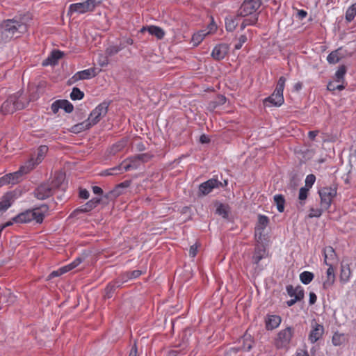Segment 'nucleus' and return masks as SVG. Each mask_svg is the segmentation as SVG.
<instances>
[{"mask_svg":"<svg viewBox=\"0 0 356 356\" xmlns=\"http://www.w3.org/2000/svg\"><path fill=\"white\" fill-rule=\"evenodd\" d=\"M27 31L28 24L25 15L3 20L0 24V42H7L13 38H19Z\"/></svg>","mask_w":356,"mask_h":356,"instance_id":"obj_1","label":"nucleus"},{"mask_svg":"<svg viewBox=\"0 0 356 356\" xmlns=\"http://www.w3.org/2000/svg\"><path fill=\"white\" fill-rule=\"evenodd\" d=\"M48 211L49 206L46 204H42L40 207H35L33 209H28L19 213L13 218V222L16 223H28L34 220L35 222L41 224Z\"/></svg>","mask_w":356,"mask_h":356,"instance_id":"obj_2","label":"nucleus"},{"mask_svg":"<svg viewBox=\"0 0 356 356\" xmlns=\"http://www.w3.org/2000/svg\"><path fill=\"white\" fill-rule=\"evenodd\" d=\"M26 102L23 96L22 92H17L10 95L7 99L2 104L0 111L3 115L13 113L17 110H21L25 108Z\"/></svg>","mask_w":356,"mask_h":356,"instance_id":"obj_3","label":"nucleus"},{"mask_svg":"<svg viewBox=\"0 0 356 356\" xmlns=\"http://www.w3.org/2000/svg\"><path fill=\"white\" fill-rule=\"evenodd\" d=\"M64 176L62 174L57 175L56 178L52 181L51 184L43 183L38 186L34 191V196L40 200H45L53 194V188L58 187L63 180Z\"/></svg>","mask_w":356,"mask_h":356,"instance_id":"obj_4","label":"nucleus"},{"mask_svg":"<svg viewBox=\"0 0 356 356\" xmlns=\"http://www.w3.org/2000/svg\"><path fill=\"white\" fill-rule=\"evenodd\" d=\"M286 79L280 76L273 93L266 98L264 104L266 106H280L284 103L283 91L285 86Z\"/></svg>","mask_w":356,"mask_h":356,"instance_id":"obj_5","label":"nucleus"},{"mask_svg":"<svg viewBox=\"0 0 356 356\" xmlns=\"http://www.w3.org/2000/svg\"><path fill=\"white\" fill-rule=\"evenodd\" d=\"M338 186L332 184L329 186H324L318 190L321 198V207L325 210L330 209L333 199L337 196Z\"/></svg>","mask_w":356,"mask_h":356,"instance_id":"obj_6","label":"nucleus"},{"mask_svg":"<svg viewBox=\"0 0 356 356\" xmlns=\"http://www.w3.org/2000/svg\"><path fill=\"white\" fill-rule=\"evenodd\" d=\"M260 6V0H244L238 10V14L243 17L252 16L258 17L257 10L259 8Z\"/></svg>","mask_w":356,"mask_h":356,"instance_id":"obj_7","label":"nucleus"},{"mask_svg":"<svg viewBox=\"0 0 356 356\" xmlns=\"http://www.w3.org/2000/svg\"><path fill=\"white\" fill-rule=\"evenodd\" d=\"M294 329L292 327H287L280 330L275 339V346L277 349L286 348L293 336Z\"/></svg>","mask_w":356,"mask_h":356,"instance_id":"obj_8","label":"nucleus"},{"mask_svg":"<svg viewBox=\"0 0 356 356\" xmlns=\"http://www.w3.org/2000/svg\"><path fill=\"white\" fill-rule=\"evenodd\" d=\"M255 245L252 256V263L255 266V270L259 272L264 269V266L260 264V261L268 257V252L264 245L260 243Z\"/></svg>","mask_w":356,"mask_h":356,"instance_id":"obj_9","label":"nucleus"},{"mask_svg":"<svg viewBox=\"0 0 356 356\" xmlns=\"http://www.w3.org/2000/svg\"><path fill=\"white\" fill-rule=\"evenodd\" d=\"M101 2L102 0H86L83 2L72 3L69 6V13L83 14L92 11Z\"/></svg>","mask_w":356,"mask_h":356,"instance_id":"obj_10","label":"nucleus"},{"mask_svg":"<svg viewBox=\"0 0 356 356\" xmlns=\"http://www.w3.org/2000/svg\"><path fill=\"white\" fill-rule=\"evenodd\" d=\"M108 104L102 102L97 105L90 113L87 120L90 122V126H93L98 123L102 117L106 115L108 112Z\"/></svg>","mask_w":356,"mask_h":356,"instance_id":"obj_11","label":"nucleus"},{"mask_svg":"<svg viewBox=\"0 0 356 356\" xmlns=\"http://www.w3.org/2000/svg\"><path fill=\"white\" fill-rule=\"evenodd\" d=\"M268 224L269 218L268 216L262 214L258 215L257 222L254 227V238L258 243L262 241L264 230Z\"/></svg>","mask_w":356,"mask_h":356,"instance_id":"obj_12","label":"nucleus"},{"mask_svg":"<svg viewBox=\"0 0 356 356\" xmlns=\"http://www.w3.org/2000/svg\"><path fill=\"white\" fill-rule=\"evenodd\" d=\"M222 183L217 179H210L199 186V195H206L210 193L213 189L222 186Z\"/></svg>","mask_w":356,"mask_h":356,"instance_id":"obj_13","label":"nucleus"},{"mask_svg":"<svg viewBox=\"0 0 356 356\" xmlns=\"http://www.w3.org/2000/svg\"><path fill=\"white\" fill-rule=\"evenodd\" d=\"M311 328L308 339L311 343H314L323 337L324 327L314 320L311 323Z\"/></svg>","mask_w":356,"mask_h":356,"instance_id":"obj_14","label":"nucleus"},{"mask_svg":"<svg viewBox=\"0 0 356 356\" xmlns=\"http://www.w3.org/2000/svg\"><path fill=\"white\" fill-rule=\"evenodd\" d=\"M48 151V147L46 145L40 146L38 149L37 156L35 159L31 158L26 163V168L28 170H32L35 165H38L43 160L45 154Z\"/></svg>","mask_w":356,"mask_h":356,"instance_id":"obj_15","label":"nucleus"},{"mask_svg":"<svg viewBox=\"0 0 356 356\" xmlns=\"http://www.w3.org/2000/svg\"><path fill=\"white\" fill-rule=\"evenodd\" d=\"M229 51V46L227 44H219L214 47L211 52V56L217 60H222Z\"/></svg>","mask_w":356,"mask_h":356,"instance_id":"obj_16","label":"nucleus"},{"mask_svg":"<svg viewBox=\"0 0 356 356\" xmlns=\"http://www.w3.org/2000/svg\"><path fill=\"white\" fill-rule=\"evenodd\" d=\"M97 75L95 68H88L82 71L77 72L75 73L72 79L74 81H78L80 80L90 79Z\"/></svg>","mask_w":356,"mask_h":356,"instance_id":"obj_17","label":"nucleus"},{"mask_svg":"<svg viewBox=\"0 0 356 356\" xmlns=\"http://www.w3.org/2000/svg\"><path fill=\"white\" fill-rule=\"evenodd\" d=\"M323 256L325 265H328L329 263L334 265L338 261L337 255L332 246H327L323 249Z\"/></svg>","mask_w":356,"mask_h":356,"instance_id":"obj_18","label":"nucleus"},{"mask_svg":"<svg viewBox=\"0 0 356 356\" xmlns=\"http://www.w3.org/2000/svg\"><path fill=\"white\" fill-rule=\"evenodd\" d=\"M122 162L124 163V168L126 170V172L132 170H136L141 165V163L137 155L128 157L126 159H124Z\"/></svg>","mask_w":356,"mask_h":356,"instance_id":"obj_19","label":"nucleus"},{"mask_svg":"<svg viewBox=\"0 0 356 356\" xmlns=\"http://www.w3.org/2000/svg\"><path fill=\"white\" fill-rule=\"evenodd\" d=\"M63 55L64 53L63 51L60 50H54L51 52L50 55L42 62V65H54L57 64L58 60L60 59Z\"/></svg>","mask_w":356,"mask_h":356,"instance_id":"obj_20","label":"nucleus"},{"mask_svg":"<svg viewBox=\"0 0 356 356\" xmlns=\"http://www.w3.org/2000/svg\"><path fill=\"white\" fill-rule=\"evenodd\" d=\"M26 166H22L20 169L15 172L7 174L8 177L10 178L9 184L12 185H15L19 183L22 180V177L24 174H26L29 172Z\"/></svg>","mask_w":356,"mask_h":356,"instance_id":"obj_21","label":"nucleus"},{"mask_svg":"<svg viewBox=\"0 0 356 356\" xmlns=\"http://www.w3.org/2000/svg\"><path fill=\"white\" fill-rule=\"evenodd\" d=\"M282 318L278 315H268L266 318V328L268 330H273L277 328L281 323Z\"/></svg>","mask_w":356,"mask_h":356,"instance_id":"obj_22","label":"nucleus"},{"mask_svg":"<svg viewBox=\"0 0 356 356\" xmlns=\"http://www.w3.org/2000/svg\"><path fill=\"white\" fill-rule=\"evenodd\" d=\"M327 266H328V268L326 271L327 279L323 283V286L325 289H328L330 288L335 281V274L333 265L329 263V264Z\"/></svg>","mask_w":356,"mask_h":356,"instance_id":"obj_23","label":"nucleus"},{"mask_svg":"<svg viewBox=\"0 0 356 356\" xmlns=\"http://www.w3.org/2000/svg\"><path fill=\"white\" fill-rule=\"evenodd\" d=\"M240 15L237 13L236 16H229L225 18V29L227 31L232 32L236 28Z\"/></svg>","mask_w":356,"mask_h":356,"instance_id":"obj_24","label":"nucleus"},{"mask_svg":"<svg viewBox=\"0 0 356 356\" xmlns=\"http://www.w3.org/2000/svg\"><path fill=\"white\" fill-rule=\"evenodd\" d=\"M101 202L100 197H94L83 204L79 210L82 212H88L95 208Z\"/></svg>","mask_w":356,"mask_h":356,"instance_id":"obj_25","label":"nucleus"},{"mask_svg":"<svg viewBox=\"0 0 356 356\" xmlns=\"http://www.w3.org/2000/svg\"><path fill=\"white\" fill-rule=\"evenodd\" d=\"M91 127L90 122L86 120L85 121L78 123L72 126L70 131L73 134H79L83 131L89 129Z\"/></svg>","mask_w":356,"mask_h":356,"instance_id":"obj_26","label":"nucleus"},{"mask_svg":"<svg viewBox=\"0 0 356 356\" xmlns=\"http://www.w3.org/2000/svg\"><path fill=\"white\" fill-rule=\"evenodd\" d=\"M130 181H125L124 182L120 183L116 186V188L113 191H110L108 193L105 195V197L109 198L111 196L120 195L122 193V191L120 190L128 188L130 186Z\"/></svg>","mask_w":356,"mask_h":356,"instance_id":"obj_27","label":"nucleus"},{"mask_svg":"<svg viewBox=\"0 0 356 356\" xmlns=\"http://www.w3.org/2000/svg\"><path fill=\"white\" fill-rule=\"evenodd\" d=\"M127 143V140L125 139H122L118 141L110 147L109 153L112 155L116 154L126 147Z\"/></svg>","mask_w":356,"mask_h":356,"instance_id":"obj_28","label":"nucleus"},{"mask_svg":"<svg viewBox=\"0 0 356 356\" xmlns=\"http://www.w3.org/2000/svg\"><path fill=\"white\" fill-rule=\"evenodd\" d=\"M274 202L277 207V209L280 213L284 211L285 198L282 194H276L273 197Z\"/></svg>","mask_w":356,"mask_h":356,"instance_id":"obj_29","label":"nucleus"},{"mask_svg":"<svg viewBox=\"0 0 356 356\" xmlns=\"http://www.w3.org/2000/svg\"><path fill=\"white\" fill-rule=\"evenodd\" d=\"M149 33L152 35H154L157 39L161 40L165 35L164 31L156 26H149L147 27Z\"/></svg>","mask_w":356,"mask_h":356,"instance_id":"obj_30","label":"nucleus"},{"mask_svg":"<svg viewBox=\"0 0 356 356\" xmlns=\"http://www.w3.org/2000/svg\"><path fill=\"white\" fill-rule=\"evenodd\" d=\"M351 275V271L349 265H342L341 269L340 279L343 282H347Z\"/></svg>","mask_w":356,"mask_h":356,"instance_id":"obj_31","label":"nucleus"},{"mask_svg":"<svg viewBox=\"0 0 356 356\" xmlns=\"http://www.w3.org/2000/svg\"><path fill=\"white\" fill-rule=\"evenodd\" d=\"M340 49H336L334 51H332L330 52L327 57V61L330 64H336L341 60V56L339 54Z\"/></svg>","mask_w":356,"mask_h":356,"instance_id":"obj_32","label":"nucleus"},{"mask_svg":"<svg viewBox=\"0 0 356 356\" xmlns=\"http://www.w3.org/2000/svg\"><path fill=\"white\" fill-rule=\"evenodd\" d=\"M253 340L250 335L245 334L243 337V345L241 350L243 351H250L252 348Z\"/></svg>","mask_w":356,"mask_h":356,"instance_id":"obj_33","label":"nucleus"},{"mask_svg":"<svg viewBox=\"0 0 356 356\" xmlns=\"http://www.w3.org/2000/svg\"><path fill=\"white\" fill-rule=\"evenodd\" d=\"M12 196L10 194H7L3 200L0 202V213L6 211L12 204Z\"/></svg>","mask_w":356,"mask_h":356,"instance_id":"obj_34","label":"nucleus"},{"mask_svg":"<svg viewBox=\"0 0 356 356\" xmlns=\"http://www.w3.org/2000/svg\"><path fill=\"white\" fill-rule=\"evenodd\" d=\"M346 341V337L343 334L335 332L332 339V344L335 346H339L343 344Z\"/></svg>","mask_w":356,"mask_h":356,"instance_id":"obj_35","label":"nucleus"},{"mask_svg":"<svg viewBox=\"0 0 356 356\" xmlns=\"http://www.w3.org/2000/svg\"><path fill=\"white\" fill-rule=\"evenodd\" d=\"M257 21H258L257 16L248 17V18L244 19L241 24V26H240L241 31H243L248 26H252V25L256 24Z\"/></svg>","mask_w":356,"mask_h":356,"instance_id":"obj_36","label":"nucleus"},{"mask_svg":"<svg viewBox=\"0 0 356 356\" xmlns=\"http://www.w3.org/2000/svg\"><path fill=\"white\" fill-rule=\"evenodd\" d=\"M314 277V274L309 271H304L301 273L300 275V280L301 282L306 285L309 284L312 281Z\"/></svg>","mask_w":356,"mask_h":356,"instance_id":"obj_37","label":"nucleus"},{"mask_svg":"<svg viewBox=\"0 0 356 356\" xmlns=\"http://www.w3.org/2000/svg\"><path fill=\"white\" fill-rule=\"evenodd\" d=\"M356 15V4L355 3L349 7L346 12V20L348 22H351Z\"/></svg>","mask_w":356,"mask_h":356,"instance_id":"obj_38","label":"nucleus"},{"mask_svg":"<svg viewBox=\"0 0 356 356\" xmlns=\"http://www.w3.org/2000/svg\"><path fill=\"white\" fill-rule=\"evenodd\" d=\"M300 290L304 291L303 288L301 286L293 287L292 285L290 284L286 286V291L287 292V294L290 297L295 298L296 296H297Z\"/></svg>","mask_w":356,"mask_h":356,"instance_id":"obj_39","label":"nucleus"},{"mask_svg":"<svg viewBox=\"0 0 356 356\" xmlns=\"http://www.w3.org/2000/svg\"><path fill=\"white\" fill-rule=\"evenodd\" d=\"M83 261V259L81 257H77L70 264L63 266L62 270H64V272L67 273L76 267H77L81 262Z\"/></svg>","mask_w":356,"mask_h":356,"instance_id":"obj_40","label":"nucleus"},{"mask_svg":"<svg viewBox=\"0 0 356 356\" xmlns=\"http://www.w3.org/2000/svg\"><path fill=\"white\" fill-rule=\"evenodd\" d=\"M84 93L79 88L74 87L70 93V98L72 100H81L83 98Z\"/></svg>","mask_w":356,"mask_h":356,"instance_id":"obj_41","label":"nucleus"},{"mask_svg":"<svg viewBox=\"0 0 356 356\" xmlns=\"http://www.w3.org/2000/svg\"><path fill=\"white\" fill-rule=\"evenodd\" d=\"M346 73V68L344 65L339 67L335 73L336 81L338 83L343 82L344 76Z\"/></svg>","mask_w":356,"mask_h":356,"instance_id":"obj_42","label":"nucleus"},{"mask_svg":"<svg viewBox=\"0 0 356 356\" xmlns=\"http://www.w3.org/2000/svg\"><path fill=\"white\" fill-rule=\"evenodd\" d=\"M60 106L61 109H63L66 113H70L73 111V105L66 99H60Z\"/></svg>","mask_w":356,"mask_h":356,"instance_id":"obj_43","label":"nucleus"},{"mask_svg":"<svg viewBox=\"0 0 356 356\" xmlns=\"http://www.w3.org/2000/svg\"><path fill=\"white\" fill-rule=\"evenodd\" d=\"M120 284H119V282H115L114 284L109 283L106 289V298H111L112 297L113 293L114 292L115 288L119 287Z\"/></svg>","mask_w":356,"mask_h":356,"instance_id":"obj_44","label":"nucleus"},{"mask_svg":"<svg viewBox=\"0 0 356 356\" xmlns=\"http://www.w3.org/2000/svg\"><path fill=\"white\" fill-rule=\"evenodd\" d=\"M305 291L300 290L297 296L294 298L291 299L286 302V305L288 307L293 306L296 302L300 301L304 298Z\"/></svg>","mask_w":356,"mask_h":356,"instance_id":"obj_45","label":"nucleus"},{"mask_svg":"<svg viewBox=\"0 0 356 356\" xmlns=\"http://www.w3.org/2000/svg\"><path fill=\"white\" fill-rule=\"evenodd\" d=\"M309 190V189L306 187H301L300 188L298 198L300 200V204L302 206L305 204V203L302 202V201L307 199Z\"/></svg>","mask_w":356,"mask_h":356,"instance_id":"obj_46","label":"nucleus"},{"mask_svg":"<svg viewBox=\"0 0 356 356\" xmlns=\"http://www.w3.org/2000/svg\"><path fill=\"white\" fill-rule=\"evenodd\" d=\"M323 210H325V209H323L321 207V208H318V209L311 208L309 210V218H318L322 215Z\"/></svg>","mask_w":356,"mask_h":356,"instance_id":"obj_47","label":"nucleus"},{"mask_svg":"<svg viewBox=\"0 0 356 356\" xmlns=\"http://www.w3.org/2000/svg\"><path fill=\"white\" fill-rule=\"evenodd\" d=\"M124 165L123 162H122L120 165L111 168L112 175H118L124 173L126 170L124 168Z\"/></svg>","mask_w":356,"mask_h":356,"instance_id":"obj_48","label":"nucleus"},{"mask_svg":"<svg viewBox=\"0 0 356 356\" xmlns=\"http://www.w3.org/2000/svg\"><path fill=\"white\" fill-rule=\"evenodd\" d=\"M316 181V177L313 174L308 175L305 178V186L309 189L312 187Z\"/></svg>","mask_w":356,"mask_h":356,"instance_id":"obj_49","label":"nucleus"},{"mask_svg":"<svg viewBox=\"0 0 356 356\" xmlns=\"http://www.w3.org/2000/svg\"><path fill=\"white\" fill-rule=\"evenodd\" d=\"M327 88L328 90H330V91H334L336 90L341 91V90H343L345 88V87L342 84L335 85V83L334 82L330 81L328 83Z\"/></svg>","mask_w":356,"mask_h":356,"instance_id":"obj_50","label":"nucleus"},{"mask_svg":"<svg viewBox=\"0 0 356 356\" xmlns=\"http://www.w3.org/2000/svg\"><path fill=\"white\" fill-rule=\"evenodd\" d=\"M246 41H247V36L245 35H241L239 37L237 42L234 44V49H236V50L240 49L242 47V46L243 45V44L245 42H246Z\"/></svg>","mask_w":356,"mask_h":356,"instance_id":"obj_51","label":"nucleus"},{"mask_svg":"<svg viewBox=\"0 0 356 356\" xmlns=\"http://www.w3.org/2000/svg\"><path fill=\"white\" fill-rule=\"evenodd\" d=\"M137 156L141 164L148 162L152 158V155L149 153L139 154Z\"/></svg>","mask_w":356,"mask_h":356,"instance_id":"obj_52","label":"nucleus"},{"mask_svg":"<svg viewBox=\"0 0 356 356\" xmlns=\"http://www.w3.org/2000/svg\"><path fill=\"white\" fill-rule=\"evenodd\" d=\"M120 280L118 281L120 284H121L122 283H124V282H127L129 280H131V276L129 275V271H126V272L122 273L120 275Z\"/></svg>","mask_w":356,"mask_h":356,"instance_id":"obj_53","label":"nucleus"},{"mask_svg":"<svg viewBox=\"0 0 356 356\" xmlns=\"http://www.w3.org/2000/svg\"><path fill=\"white\" fill-rule=\"evenodd\" d=\"M63 273H65V272H64V270H62V268H59L57 270L52 271L49 274V278L51 279V278H54V277H58V276L63 275Z\"/></svg>","mask_w":356,"mask_h":356,"instance_id":"obj_54","label":"nucleus"},{"mask_svg":"<svg viewBox=\"0 0 356 356\" xmlns=\"http://www.w3.org/2000/svg\"><path fill=\"white\" fill-rule=\"evenodd\" d=\"M60 102L59 100H56L55 101L51 106V111L56 114L58 113V111H59V109H60Z\"/></svg>","mask_w":356,"mask_h":356,"instance_id":"obj_55","label":"nucleus"},{"mask_svg":"<svg viewBox=\"0 0 356 356\" xmlns=\"http://www.w3.org/2000/svg\"><path fill=\"white\" fill-rule=\"evenodd\" d=\"M202 40H203V38L200 34H198L197 33L193 34V35L192 37V41L193 42L194 44L197 45Z\"/></svg>","mask_w":356,"mask_h":356,"instance_id":"obj_56","label":"nucleus"},{"mask_svg":"<svg viewBox=\"0 0 356 356\" xmlns=\"http://www.w3.org/2000/svg\"><path fill=\"white\" fill-rule=\"evenodd\" d=\"M119 51H120V49L118 47L112 46V47L107 48L106 54H108L109 56H112V55H114V54L118 53Z\"/></svg>","mask_w":356,"mask_h":356,"instance_id":"obj_57","label":"nucleus"},{"mask_svg":"<svg viewBox=\"0 0 356 356\" xmlns=\"http://www.w3.org/2000/svg\"><path fill=\"white\" fill-rule=\"evenodd\" d=\"M217 213L222 215L224 218L227 216V212L222 204H220L216 209Z\"/></svg>","mask_w":356,"mask_h":356,"instance_id":"obj_58","label":"nucleus"},{"mask_svg":"<svg viewBox=\"0 0 356 356\" xmlns=\"http://www.w3.org/2000/svg\"><path fill=\"white\" fill-rule=\"evenodd\" d=\"M143 273L140 270H134L132 271H129V275L131 276V280L139 277Z\"/></svg>","mask_w":356,"mask_h":356,"instance_id":"obj_59","label":"nucleus"},{"mask_svg":"<svg viewBox=\"0 0 356 356\" xmlns=\"http://www.w3.org/2000/svg\"><path fill=\"white\" fill-rule=\"evenodd\" d=\"M9 181L10 178L8 177V175H7V174L0 177V187L10 184Z\"/></svg>","mask_w":356,"mask_h":356,"instance_id":"obj_60","label":"nucleus"},{"mask_svg":"<svg viewBox=\"0 0 356 356\" xmlns=\"http://www.w3.org/2000/svg\"><path fill=\"white\" fill-rule=\"evenodd\" d=\"M197 253V245L194 244L190 247L189 255L191 257H195Z\"/></svg>","mask_w":356,"mask_h":356,"instance_id":"obj_61","label":"nucleus"},{"mask_svg":"<svg viewBox=\"0 0 356 356\" xmlns=\"http://www.w3.org/2000/svg\"><path fill=\"white\" fill-rule=\"evenodd\" d=\"M90 196L89 192L86 189H81L79 191V197L82 199H88Z\"/></svg>","mask_w":356,"mask_h":356,"instance_id":"obj_62","label":"nucleus"},{"mask_svg":"<svg viewBox=\"0 0 356 356\" xmlns=\"http://www.w3.org/2000/svg\"><path fill=\"white\" fill-rule=\"evenodd\" d=\"M307 16V12L304 10H298L297 13V17L302 20Z\"/></svg>","mask_w":356,"mask_h":356,"instance_id":"obj_63","label":"nucleus"},{"mask_svg":"<svg viewBox=\"0 0 356 356\" xmlns=\"http://www.w3.org/2000/svg\"><path fill=\"white\" fill-rule=\"evenodd\" d=\"M317 300V296L314 292L309 293V305H312L316 303Z\"/></svg>","mask_w":356,"mask_h":356,"instance_id":"obj_64","label":"nucleus"}]
</instances>
